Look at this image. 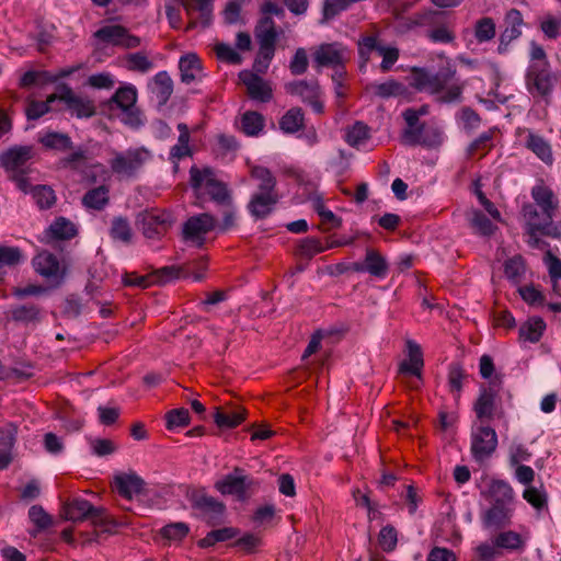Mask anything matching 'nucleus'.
<instances>
[{"label": "nucleus", "instance_id": "1", "mask_svg": "<svg viewBox=\"0 0 561 561\" xmlns=\"http://www.w3.org/2000/svg\"><path fill=\"white\" fill-rule=\"evenodd\" d=\"M456 68L450 61L438 71L426 67H413L409 76V84L419 92H426L435 96L440 104L461 102L463 85L454 82Z\"/></svg>", "mask_w": 561, "mask_h": 561}, {"label": "nucleus", "instance_id": "2", "mask_svg": "<svg viewBox=\"0 0 561 561\" xmlns=\"http://www.w3.org/2000/svg\"><path fill=\"white\" fill-rule=\"evenodd\" d=\"M402 31L416 27L424 30V36L434 44H451L456 39L454 23L445 11L424 10L400 22Z\"/></svg>", "mask_w": 561, "mask_h": 561}, {"label": "nucleus", "instance_id": "3", "mask_svg": "<svg viewBox=\"0 0 561 561\" xmlns=\"http://www.w3.org/2000/svg\"><path fill=\"white\" fill-rule=\"evenodd\" d=\"M527 546V537L515 530L501 529L491 539V542L484 541L474 549L478 561H496L507 553H523Z\"/></svg>", "mask_w": 561, "mask_h": 561}, {"label": "nucleus", "instance_id": "4", "mask_svg": "<svg viewBox=\"0 0 561 561\" xmlns=\"http://www.w3.org/2000/svg\"><path fill=\"white\" fill-rule=\"evenodd\" d=\"M561 81V73L554 71L551 65L527 67L525 82L527 91L534 96H539L546 105L551 103L553 91Z\"/></svg>", "mask_w": 561, "mask_h": 561}, {"label": "nucleus", "instance_id": "5", "mask_svg": "<svg viewBox=\"0 0 561 561\" xmlns=\"http://www.w3.org/2000/svg\"><path fill=\"white\" fill-rule=\"evenodd\" d=\"M64 514L66 519L75 523L89 519L95 527H101L106 533H111L117 527V523L104 508L93 506L85 499H75L66 504Z\"/></svg>", "mask_w": 561, "mask_h": 561}, {"label": "nucleus", "instance_id": "6", "mask_svg": "<svg viewBox=\"0 0 561 561\" xmlns=\"http://www.w3.org/2000/svg\"><path fill=\"white\" fill-rule=\"evenodd\" d=\"M151 158V152L145 147L128 148L125 151L115 152L108 163L114 174L125 179H133L137 176Z\"/></svg>", "mask_w": 561, "mask_h": 561}, {"label": "nucleus", "instance_id": "7", "mask_svg": "<svg viewBox=\"0 0 561 561\" xmlns=\"http://www.w3.org/2000/svg\"><path fill=\"white\" fill-rule=\"evenodd\" d=\"M190 183L194 190H201L205 186L211 201L219 206L231 204L232 202L228 186L224 182L215 179L210 168L198 169L193 165L190 169Z\"/></svg>", "mask_w": 561, "mask_h": 561}, {"label": "nucleus", "instance_id": "8", "mask_svg": "<svg viewBox=\"0 0 561 561\" xmlns=\"http://www.w3.org/2000/svg\"><path fill=\"white\" fill-rule=\"evenodd\" d=\"M497 447V434L488 424H473L471 427V455L477 462L489 459Z\"/></svg>", "mask_w": 561, "mask_h": 561}, {"label": "nucleus", "instance_id": "9", "mask_svg": "<svg viewBox=\"0 0 561 561\" xmlns=\"http://www.w3.org/2000/svg\"><path fill=\"white\" fill-rule=\"evenodd\" d=\"M257 482L244 473L242 468L236 467L232 472L226 474L215 483V488L222 495H232L239 501H245Z\"/></svg>", "mask_w": 561, "mask_h": 561}, {"label": "nucleus", "instance_id": "10", "mask_svg": "<svg viewBox=\"0 0 561 561\" xmlns=\"http://www.w3.org/2000/svg\"><path fill=\"white\" fill-rule=\"evenodd\" d=\"M217 227L215 216L208 213H202L191 216L182 227V237L185 242H190L197 248H202L206 241V234Z\"/></svg>", "mask_w": 561, "mask_h": 561}, {"label": "nucleus", "instance_id": "11", "mask_svg": "<svg viewBox=\"0 0 561 561\" xmlns=\"http://www.w3.org/2000/svg\"><path fill=\"white\" fill-rule=\"evenodd\" d=\"M32 265L39 276L55 287L61 285L66 277V265L55 254L46 250L33 257Z\"/></svg>", "mask_w": 561, "mask_h": 561}, {"label": "nucleus", "instance_id": "12", "mask_svg": "<svg viewBox=\"0 0 561 561\" xmlns=\"http://www.w3.org/2000/svg\"><path fill=\"white\" fill-rule=\"evenodd\" d=\"M374 50L382 57L380 64V70L382 72L390 71L400 56L397 47H386L381 45L376 35H365L358 39V54L364 62L369 59L370 53Z\"/></svg>", "mask_w": 561, "mask_h": 561}, {"label": "nucleus", "instance_id": "13", "mask_svg": "<svg viewBox=\"0 0 561 561\" xmlns=\"http://www.w3.org/2000/svg\"><path fill=\"white\" fill-rule=\"evenodd\" d=\"M523 216L526 219L527 229L540 234L560 239L561 238V222H553V219H547L543 209L530 203L523 206Z\"/></svg>", "mask_w": 561, "mask_h": 561}, {"label": "nucleus", "instance_id": "14", "mask_svg": "<svg viewBox=\"0 0 561 561\" xmlns=\"http://www.w3.org/2000/svg\"><path fill=\"white\" fill-rule=\"evenodd\" d=\"M138 224L147 239H160L171 228L173 217L167 210L151 209L138 216Z\"/></svg>", "mask_w": 561, "mask_h": 561}, {"label": "nucleus", "instance_id": "15", "mask_svg": "<svg viewBox=\"0 0 561 561\" xmlns=\"http://www.w3.org/2000/svg\"><path fill=\"white\" fill-rule=\"evenodd\" d=\"M287 93L300 98L316 114L324 112L323 92L317 80H295L286 84Z\"/></svg>", "mask_w": 561, "mask_h": 561}, {"label": "nucleus", "instance_id": "16", "mask_svg": "<svg viewBox=\"0 0 561 561\" xmlns=\"http://www.w3.org/2000/svg\"><path fill=\"white\" fill-rule=\"evenodd\" d=\"M350 59L347 49L340 43H325L319 45L313 54L312 61L314 67L320 70L323 67H330L334 70L344 68Z\"/></svg>", "mask_w": 561, "mask_h": 561}, {"label": "nucleus", "instance_id": "17", "mask_svg": "<svg viewBox=\"0 0 561 561\" xmlns=\"http://www.w3.org/2000/svg\"><path fill=\"white\" fill-rule=\"evenodd\" d=\"M193 508L199 512L201 517L210 526L219 525L224 522L226 506L216 497L204 492L193 493L191 497Z\"/></svg>", "mask_w": 561, "mask_h": 561}, {"label": "nucleus", "instance_id": "18", "mask_svg": "<svg viewBox=\"0 0 561 561\" xmlns=\"http://www.w3.org/2000/svg\"><path fill=\"white\" fill-rule=\"evenodd\" d=\"M480 494L491 506L515 508V492L505 480L492 479Z\"/></svg>", "mask_w": 561, "mask_h": 561}, {"label": "nucleus", "instance_id": "19", "mask_svg": "<svg viewBox=\"0 0 561 561\" xmlns=\"http://www.w3.org/2000/svg\"><path fill=\"white\" fill-rule=\"evenodd\" d=\"M504 30L499 37L497 53L504 55L508 51L512 42L518 39L523 34L525 25L523 14L519 10L510 9L504 15Z\"/></svg>", "mask_w": 561, "mask_h": 561}, {"label": "nucleus", "instance_id": "20", "mask_svg": "<svg viewBox=\"0 0 561 561\" xmlns=\"http://www.w3.org/2000/svg\"><path fill=\"white\" fill-rule=\"evenodd\" d=\"M502 385V379L495 377L490 381L488 387L480 389V394L474 402L473 410L477 419L480 423H484L485 420H491L494 416L495 399L499 394Z\"/></svg>", "mask_w": 561, "mask_h": 561}, {"label": "nucleus", "instance_id": "21", "mask_svg": "<svg viewBox=\"0 0 561 561\" xmlns=\"http://www.w3.org/2000/svg\"><path fill=\"white\" fill-rule=\"evenodd\" d=\"M351 270L356 273H367L377 279H385L389 274V263L379 251L367 248L364 261L354 262Z\"/></svg>", "mask_w": 561, "mask_h": 561}, {"label": "nucleus", "instance_id": "22", "mask_svg": "<svg viewBox=\"0 0 561 561\" xmlns=\"http://www.w3.org/2000/svg\"><path fill=\"white\" fill-rule=\"evenodd\" d=\"M58 98L66 104L67 110L78 118H89L95 114L93 102L76 95L67 84L59 88Z\"/></svg>", "mask_w": 561, "mask_h": 561}, {"label": "nucleus", "instance_id": "23", "mask_svg": "<svg viewBox=\"0 0 561 561\" xmlns=\"http://www.w3.org/2000/svg\"><path fill=\"white\" fill-rule=\"evenodd\" d=\"M77 234V226L70 219L59 216L43 231L41 241L51 244L56 241L70 240Z\"/></svg>", "mask_w": 561, "mask_h": 561}, {"label": "nucleus", "instance_id": "24", "mask_svg": "<svg viewBox=\"0 0 561 561\" xmlns=\"http://www.w3.org/2000/svg\"><path fill=\"white\" fill-rule=\"evenodd\" d=\"M515 508L491 506L480 514L482 527L486 530L505 529L512 524Z\"/></svg>", "mask_w": 561, "mask_h": 561}, {"label": "nucleus", "instance_id": "25", "mask_svg": "<svg viewBox=\"0 0 561 561\" xmlns=\"http://www.w3.org/2000/svg\"><path fill=\"white\" fill-rule=\"evenodd\" d=\"M239 79L247 87L248 94L252 100L264 103L271 101L273 96L272 88L257 73L242 70L239 73Z\"/></svg>", "mask_w": 561, "mask_h": 561}, {"label": "nucleus", "instance_id": "26", "mask_svg": "<svg viewBox=\"0 0 561 561\" xmlns=\"http://www.w3.org/2000/svg\"><path fill=\"white\" fill-rule=\"evenodd\" d=\"M33 154L32 146H14L0 153V164L9 172H16L26 165Z\"/></svg>", "mask_w": 561, "mask_h": 561}, {"label": "nucleus", "instance_id": "27", "mask_svg": "<svg viewBox=\"0 0 561 561\" xmlns=\"http://www.w3.org/2000/svg\"><path fill=\"white\" fill-rule=\"evenodd\" d=\"M425 124L407 125L402 133V140L405 145L416 146L422 145L425 147H435L442 144V133L438 130L433 131L432 137L424 136Z\"/></svg>", "mask_w": 561, "mask_h": 561}, {"label": "nucleus", "instance_id": "28", "mask_svg": "<svg viewBox=\"0 0 561 561\" xmlns=\"http://www.w3.org/2000/svg\"><path fill=\"white\" fill-rule=\"evenodd\" d=\"M278 201V194L254 193L247 208L255 220L265 219L273 213Z\"/></svg>", "mask_w": 561, "mask_h": 561}, {"label": "nucleus", "instance_id": "29", "mask_svg": "<svg viewBox=\"0 0 561 561\" xmlns=\"http://www.w3.org/2000/svg\"><path fill=\"white\" fill-rule=\"evenodd\" d=\"M531 197L535 202L533 205L543 209L547 219H553L559 202L552 190L543 183L536 184L531 188Z\"/></svg>", "mask_w": 561, "mask_h": 561}, {"label": "nucleus", "instance_id": "30", "mask_svg": "<svg viewBox=\"0 0 561 561\" xmlns=\"http://www.w3.org/2000/svg\"><path fill=\"white\" fill-rule=\"evenodd\" d=\"M11 319L24 325H37L44 319L45 312L39 305L21 304L12 306Z\"/></svg>", "mask_w": 561, "mask_h": 561}, {"label": "nucleus", "instance_id": "31", "mask_svg": "<svg viewBox=\"0 0 561 561\" xmlns=\"http://www.w3.org/2000/svg\"><path fill=\"white\" fill-rule=\"evenodd\" d=\"M178 130L180 133L178 142L171 147L169 152V160L173 163L175 170L179 168L180 160L193 156V150L190 147L191 135L188 126L185 123H179Z\"/></svg>", "mask_w": 561, "mask_h": 561}, {"label": "nucleus", "instance_id": "32", "mask_svg": "<svg viewBox=\"0 0 561 561\" xmlns=\"http://www.w3.org/2000/svg\"><path fill=\"white\" fill-rule=\"evenodd\" d=\"M525 148L531 151L538 159L546 164H552L553 154L552 149L548 140L542 136L534 133L530 129H526Z\"/></svg>", "mask_w": 561, "mask_h": 561}, {"label": "nucleus", "instance_id": "33", "mask_svg": "<svg viewBox=\"0 0 561 561\" xmlns=\"http://www.w3.org/2000/svg\"><path fill=\"white\" fill-rule=\"evenodd\" d=\"M407 350L408 360H404L400 364V371L421 378L422 368L424 366L421 346L416 342L408 340Z\"/></svg>", "mask_w": 561, "mask_h": 561}, {"label": "nucleus", "instance_id": "34", "mask_svg": "<svg viewBox=\"0 0 561 561\" xmlns=\"http://www.w3.org/2000/svg\"><path fill=\"white\" fill-rule=\"evenodd\" d=\"M145 481L136 473H123L115 477V488L125 499L130 500L134 495L142 492Z\"/></svg>", "mask_w": 561, "mask_h": 561}, {"label": "nucleus", "instance_id": "35", "mask_svg": "<svg viewBox=\"0 0 561 561\" xmlns=\"http://www.w3.org/2000/svg\"><path fill=\"white\" fill-rule=\"evenodd\" d=\"M181 81L190 84L202 78V62L196 54H186L179 60Z\"/></svg>", "mask_w": 561, "mask_h": 561}, {"label": "nucleus", "instance_id": "36", "mask_svg": "<svg viewBox=\"0 0 561 561\" xmlns=\"http://www.w3.org/2000/svg\"><path fill=\"white\" fill-rule=\"evenodd\" d=\"M182 4L188 16L194 12L199 13V24L208 27L213 21V0H182Z\"/></svg>", "mask_w": 561, "mask_h": 561}, {"label": "nucleus", "instance_id": "37", "mask_svg": "<svg viewBox=\"0 0 561 561\" xmlns=\"http://www.w3.org/2000/svg\"><path fill=\"white\" fill-rule=\"evenodd\" d=\"M546 330V322L540 317L529 318L518 330L519 340L529 343L540 341Z\"/></svg>", "mask_w": 561, "mask_h": 561}, {"label": "nucleus", "instance_id": "38", "mask_svg": "<svg viewBox=\"0 0 561 561\" xmlns=\"http://www.w3.org/2000/svg\"><path fill=\"white\" fill-rule=\"evenodd\" d=\"M110 202V190L106 185H100L85 192L82 205L88 209L102 210Z\"/></svg>", "mask_w": 561, "mask_h": 561}, {"label": "nucleus", "instance_id": "39", "mask_svg": "<svg viewBox=\"0 0 561 561\" xmlns=\"http://www.w3.org/2000/svg\"><path fill=\"white\" fill-rule=\"evenodd\" d=\"M151 90L160 105L167 104L173 92V81L167 71H159L153 77Z\"/></svg>", "mask_w": 561, "mask_h": 561}, {"label": "nucleus", "instance_id": "40", "mask_svg": "<svg viewBox=\"0 0 561 561\" xmlns=\"http://www.w3.org/2000/svg\"><path fill=\"white\" fill-rule=\"evenodd\" d=\"M370 138V128L364 122L357 121L345 130L344 140L353 148H360Z\"/></svg>", "mask_w": 561, "mask_h": 561}, {"label": "nucleus", "instance_id": "41", "mask_svg": "<svg viewBox=\"0 0 561 561\" xmlns=\"http://www.w3.org/2000/svg\"><path fill=\"white\" fill-rule=\"evenodd\" d=\"M305 126V113L300 107L289 108L279 119V128L284 134H295Z\"/></svg>", "mask_w": 561, "mask_h": 561}, {"label": "nucleus", "instance_id": "42", "mask_svg": "<svg viewBox=\"0 0 561 561\" xmlns=\"http://www.w3.org/2000/svg\"><path fill=\"white\" fill-rule=\"evenodd\" d=\"M265 118L255 111H247L240 121L241 130L249 137H257L264 129Z\"/></svg>", "mask_w": 561, "mask_h": 561}, {"label": "nucleus", "instance_id": "43", "mask_svg": "<svg viewBox=\"0 0 561 561\" xmlns=\"http://www.w3.org/2000/svg\"><path fill=\"white\" fill-rule=\"evenodd\" d=\"M136 102L137 89L133 84L118 88L108 101L111 108L116 107L121 111L136 105Z\"/></svg>", "mask_w": 561, "mask_h": 561}, {"label": "nucleus", "instance_id": "44", "mask_svg": "<svg viewBox=\"0 0 561 561\" xmlns=\"http://www.w3.org/2000/svg\"><path fill=\"white\" fill-rule=\"evenodd\" d=\"M24 260L23 253L18 247L0 245V277L7 274V268L20 265Z\"/></svg>", "mask_w": 561, "mask_h": 561}, {"label": "nucleus", "instance_id": "45", "mask_svg": "<svg viewBox=\"0 0 561 561\" xmlns=\"http://www.w3.org/2000/svg\"><path fill=\"white\" fill-rule=\"evenodd\" d=\"M126 27L119 24L104 25L94 33V37L104 44L121 47Z\"/></svg>", "mask_w": 561, "mask_h": 561}, {"label": "nucleus", "instance_id": "46", "mask_svg": "<svg viewBox=\"0 0 561 561\" xmlns=\"http://www.w3.org/2000/svg\"><path fill=\"white\" fill-rule=\"evenodd\" d=\"M38 141L46 148L58 151H66L72 148L71 138L64 133L47 131L39 136Z\"/></svg>", "mask_w": 561, "mask_h": 561}, {"label": "nucleus", "instance_id": "47", "mask_svg": "<svg viewBox=\"0 0 561 561\" xmlns=\"http://www.w3.org/2000/svg\"><path fill=\"white\" fill-rule=\"evenodd\" d=\"M240 534V530L236 527H224L219 529L210 530L204 538L198 541V547L210 548L217 542H224L236 538Z\"/></svg>", "mask_w": 561, "mask_h": 561}, {"label": "nucleus", "instance_id": "48", "mask_svg": "<svg viewBox=\"0 0 561 561\" xmlns=\"http://www.w3.org/2000/svg\"><path fill=\"white\" fill-rule=\"evenodd\" d=\"M251 176L259 181L257 193L278 194L275 190L276 179L267 168L261 165L253 167Z\"/></svg>", "mask_w": 561, "mask_h": 561}, {"label": "nucleus", "instance_id": "49", "mask_svg": "<svg viewBox=\"0 0 561 561\" xmlns=\"http://www.w3.org/2000/svg\"><path fill=\"white\" fill-rule=\"evenodd\" d=\"M526 273L525 259L516 254L504 262V274L513 284H519Z\"/></svg>", "mask_w": 561, "mask_h": 561}, {"label": "nucleus", "instance_id": "50", "mask_svg": "<svg viewBox=\"0 0 561 561\" xmlns=\"http://www.w3.org/2000/svg\"><path fill=\"white\" fill-rule=\"evenodd\" d=\"M153 67V61L144 51L130 53L125 56V68L129 71L147 73Z\"/></svg>", "mask_w": 561, "mask_h": 561}, {"label": "nucleus", "instance_id": "51", "mask_svg": "<svg viewBox=\"0 0 561 561\" xmlns=\"http://www.w3.org/2000/svg\"><path fill=\"white\" fill-rule=\"evenodd\" d=\"M254 35L257 39V43H264V39L267 38L271 44H276L278 39V32L276 31V25L272 16H262L254 30Z\"/></svg>", "mask_w": 561, "mask_h": 561}, {"label": "nucleus", "instance_id": "52", "mask_svg": "<svg viewBox=\"0 0 561 561\" xmlns=\"http://www.w3.org/2000/svg\"><path fill=\"white\" fill-rule=\"evenodd\" d=\"M59 100L58 94H50L46 101L32 100L27 103L25 115L28 121H36L51 111V105Z\"/></svg>", "mask_w": 561, "mask_h": 561}, {"label": "nucleus", "instance_id": "53", "mask_svg": "<svg viewBox=\"0 0 561 561\" xmlns=\"http://www.w3.org/2000/svg\"><path fill=\"white\" fill-rule=\"evenodd\" d=\"M275 48L276 44H271L267 38L264 43H259V51L253 65L256 72L264 73L267 70L275 55Z\"/></svg>", "mask_w": 561, "mask_h": 561}, {"label": "nucleus", "instance_id": "54", "mask_svg": "<svg viewBox=\"0 0 561 561\" xmlns=\"http://www.w3.org/2000/svg\"><path fill=\"white\" fill-rule=\"evenodd\" d=\"M327 250V245H323L321 240L316 237H306L300 240L296 254L305 259H312L314 255L322 253Z\"/></svg>", "mask_w": 561, "mask_h": 561}, {"label": "nucleus", "instance_id": "55", "mask_svg": "<svg viewBox=\"0 0 561 561\" xmlns=\"http://www.w3.org/2000/svg\"><path fill=\"white\" fill-rule=\"evenodd\" d=\"M473 31L478 43L490 42L496 34L495 22L490 16L481 18L474 23Z\"/></svg>", "mask_w": 561, "mask_h": 561}, {"label": "nucleus", "instance_id": "56", "mask_svg": "<svg viewBox=\"0 0 561 561\" xmlns=\"http://www.w3.org/2000/svg\"><path fill=\"white\" fill-rule=\"evenodd\" d=\"M110 236L113 240L129 243L133 238L129 221L121 216L114 217L110 229Z\"/></svg>", "mask_w": 561, "mask_h": 561}, {"label": "nucleus", "instance_id": "57", "mask_svg": "<svg viewBox=\"0 0 561 561\" xmlns=\"http://www.w3.org/2000/svg\"><path fill=\"white\" fill-rule=\"evenodd\" d=\"M373 88L375 94L382 99L399 96L404 94L407 91V88L394 79H389L381 83H375Z\"/></svg>", "mask_w": 561, "mask_h": 561}, {"label": "nucleus", "instance_id": "58", "mask_svg": "<svg viewBox=\"0 0 561 561\" xmlns=\"http://www.w3.org/2000/svg\"><path fill=\"white\" fill-rule=\"evenodd\" d=\"M32 198L41 209H49L56 203L53 188L46 185H36L32 188Z\"/></svg>", "mask_w": 561, "mask_h": 561}, {"label": "nucleus", "instance_id": "59", "mask_svg": "<svg viewBox=\"0 0 561 561\" xmlns=\"http://www.w3.org/2000/svg\"><path fill=\"white\" fill-rule=\"evenodd\" d=\"M470 225L481 236H491L495 230V226L490 218L479 209L471 211Z\"/></svg>", "mask_w": 561, "mask_h": 561}, {"label": "nucleus", "instance_id": "60", "mask_svg": "<svg viewBox=\"0 0 561 561\" xmlns=\"http://www.w3.org/2000/svg\"><path fill=\"white\" fill-rule=\"evenodd\" d=\"M245 419L243 410L224 413L219 409L214 414V421L219 427L234 428Z\"/></svg>", "mask_w": 561, "mask_h": 561}, {"label": "nucleus", "instance_id": "61", "mask_svg": "<svg viewBox=\"0 0 561 561\" xmlns=\"http://www.w3.org/2000/svg\"><path fill=\"white\" fill-rule=\"evenodd\" d=\"M467 377L463 367L458 363H451L448 368V388L458 398L462 390V381Z\"/></svg>", "mask_w": 561, "mask_h": 561}, {"label": "nucleus", "instance_id": "62", "mask_svg": "<svg viewBox=\"0 0 561 561\" xmlns=\"http://www.w3.org/2000/svg\"><path fill=\"white\" fill-rule=\"evenodd\" d=\"M523 497L536 510L540 511L547 506L548 495L542 485L540 488L528 486L523 492Z\"/></svg>", "mask_w": 561, "mask_h": 561}, {"label": "nucleus", "instance_id": "63", "mask_svg": "<svg viewBox=\"0 0 561 561\" xmlns=\"http://www.w3.org/2000/svg\"><path fill=\"white\" fill-rule=\"evenodd\" d=\"M121 122L133 129H138L145 125V117L141 111L136 106L124 108L121 111Z\"/></svg>", "mask_w": 561, "mask_h": 561}, {"label": "nucleus", "instance_id": "64", "mask_svg": "<svg viewBox=\"0 0 561 561\" xmlns=\"http://www.w3.org/2000/svg\"><path fill=\"white\" fill-rule=\"evenodd\" d=\"M190 423V412L187 409L180 408L169 411L165 414V425L168 430L184 427Z\"/></svg>", "mask_w": 561, "mask_h": 561}]
</instances>
